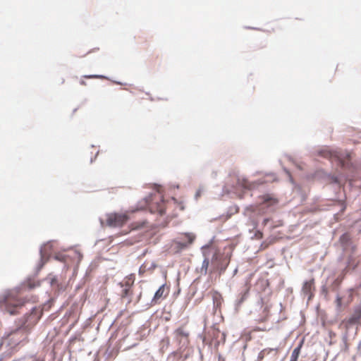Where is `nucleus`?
<instances>
[{
    "mask_svg": "<svg viewBox=\"0 0 361 361\" xmlns=\"http://www.w3.org/2000/svg\"><path fill=\"white\" fill-rule=\"evenodd\" d=\"M130 286H126V287L124 289H123V290H122V293H121V296H122L123 298L126 297V296H128V293H129V290H130Z\"/></svg>",
    "mask_w": 361,
    "mask_h": 361,
    "instance_id": "obj_18",
    "label": "nucleus"
},
{
    "mask_svg": "<svg viewBox=\"0 0 361 361\" xmlns=\"http://www.w3.org/2000/svg\"><path fill=\"white\" fill-rule=\"evenodd\" d=\"M327 178L329 180L331 183L336 184L338 185H341L340 178L337 176L328 174Z\"/></svg>",
    "mask_w": 361,
    "mask_h": 361,
    "instance_id": "obj_15",
    "label": "nucleus"
},
{
    "mask_svg": "<svg viewBox=\"0 0 361 361\" xmlns=\"http://www.w3.org/2000/svg\"><path fill=\"white\" fill-rule=\"evenodd\" d=\"M84 78H104V77L103 75H85Z\"/></svg>",
    "mask_w": 361,
    "mask_h": 361,
    "instance_id": "obj_20",
    "label": "nucleus"
},
{
    "mask_svg": "<svg viewBox=\"0 0 361 361\" xmlns=\"http://www.w3.org/2000/svg\"><path fill=\"white\" fill-rule=\"evenodd\" d=\"M355 314L357 315V319L361 318V303L355 310Z\"/></svg>",
    "mask_w": 361,
    "mask_h": 361,
    "instance_id": "obj_21",
    "label": "nucleus"
},
{
    "mask_svg": "<svg viewBox=\"0 0 361 361\" xmlns=\"http://www.w3.org/2000/svg\"><path fill=\"white\" fill-rule=\"evenodd\" d=\"M219 258H220V256H219V253H217V252L214 253V255H213L212 259V265L214 266V267L212 271L220 270V271L222 272V271H224L225 269H226V265L224 267H222V266L220 267L215 264L216 262H217L219 259Z\"/></svg>",
    "mask_w": 361,
    "mask_h": 361,
    "instance_id": "obj_13",
    "label": "nucleus"
},
{
    "mask_svg": "<svg viewBox=\"0 0 361 361\" xmlns=\"http://www.w3.org/2000/svg\"><path fill=\"white\" fill-rule=\"evenodd\" d=\"M209 295L212 298L214 307L215 309L220 308L224 302L221 294L216 290H212L209 292Z\"/></svg>",
    "mask_w": 361,
    "mask_h": 361,
    "instance_id": "obj_10",
    "label": "nucleus"
},
{
    "mask_svg": "<svg viewBox=\"0 0 361 361\" xmlns=\"http://www.w3.org/2000/svg\"><path fill=\"white\" fill-rule=\"evenodd\" d=\"M175 339L180 345V348L186 347L189 343V332L185 327L180 326L174 331Z\"/></svg>",
    "mask_w": 361,
    "mask_h": 361,
    "instance_id": "obj_4",
    "label": "nucleus"
},
{
    "mask_svg": "<svg viewBox=\"0 0 361 361\" xmlns=\"http://www.w3.org/2000/svg\"><path fill=\"white\" fill-rule=\"evenodd\" d=\"M169 290L166 287L165 284L161 286L156 291L154 298L152 300L153 304H157L159 300L166 298L169 294Z\"/></svg>",
    "mask_w": 361,
    "mask_h": 361,
    "instance_id": "obj_8",
    "label": "nucleus"
},
{
    "mask_svg": "<svg viewBox=\"0 0 361 361\" xmlns=\"http://www.w3.org/2000/svg\"><path fill=\"white\" fill-rule=\"evenodd\" d=\"M158 199L159 202L151 203L149 205V207L152 213L157 212L160 215H163L166 212V202L161 198V197H159Z\"/></svg>",
    "mask_w": 361,
    "mask_h": 361,
    "instance_id": "obj_7",
    "label": "nucleus"
},
{
    "mask_svg": "<svg viewBox=\"0 0 361 361\" xmlns=\"http://www.w3.org/2000/svg\"><path fill=\"white\" fill-rule=\"evenodd\" d=\"M166 343H167V344L169 343V338H166Z\"/></svg>",
    "mask_w": 361,
    "mask_h": 361,
    "instance_id": "obj_29",
    "label": "nucleus"
},
{
    "mask_svg": "<svg viewBox=\"0 0 361 361\" xmlns=\"http://www.w3.org/2000/svg\"><path fill=\"white\" fill-rule=\"evenodd\" d=\"M180 240H175V243L178 249H184L191 245L195 239V235L191 233L181 234L178 238Z\"/></svg>",
    "mask_w": 361,
    "mask_h": 361,
    "instance_id": "obj_5",
    "label": "nucleus"
},
{
    "mask_svg": "<svg viewBox=\"0 0 361 361\" xmlns=\"http://www.w3.org/2000/svg\"><path fill=\"white\" fill-rule=\"evenodd\" d=\"M81 84H82V85H85V82H84V81H82V82H81Z\"/></svg>",
    "mask_w": 361,
    "mask_h": 361,
    "instance_id": "obj_30",
    "label": "nucleus"
},
{
    "mask_svg": "<svg viewBox=\"0 0 361 361\" xmlns=\"http://www.w3.org/2000/svg\"><path fill=\"white\" fill-rule=\"evenodd\" d=\"M269 221V219H266L264 220V224H267V223Z\"/></svg>",
    "mask_w": 361,
    "mask_h": 361,
    "instance_id": "obj_27",
    "label": "nucleus"
},
{
    "mask_svg": "<svg viewBox=\"0 0 361 361\" xmlns=\"http://www.w3.org/2000/svg\"><path fill=\"white\" fill-rule=\"evenodd\" d=\"M146 268H147V264L145 263L140 268V270H139L140 274H143L145 271Z\"/></svg>",
    "mask_w": 361,
    "mask_h": 361,
    "instance_id": "obj_23",
    "label": "nucleus"
},
{
    "mask_svg": "<svg viewBox=\"0 0 361 361\" xmlns=\"http://www.w3.org/2000/svg\"><path fill=\"white\" fill-rule=\"evenodd\" d=\"M327 293H328V290H327V288L326 286V285H322V288H321V295L322 296H324V298H327Z\"/></svg>",
    "mask_w": 361,
    "mask_h": 361,
    "instance_id": "obj_16",
    "label": "nucleus"
},
{
    "mask_svg": "<svg viewBox=\"0 0 361 361\" xmlns=\"http://www.w3.org/2000/svg\"><path fill=\"white\" fill-rule=\"evenodd\" d=\"M301 349V345L296 347L292 352L290 361H298Z\"/></svg>",
    "mask_w": 361,
    "mask_h": 361,
    "instance_id": "obj_14",
    "label": "nucleus"
},
{
    "mask_svg": "<svg viewBox=\"0 0 361 361\" xmlns=\"http://www.w3.org/2000/svg\"><path fill=\"white\" fill-rule=\"evenodd\" d=\"M317 156H321L325 158H333L336 157V154L329 149H317ZM337 159H338L341 166L346 169H354L353 164L351 162L350 160V154L349 152L345 153V157H337Z\"/></svg>",
    "mask_w": 361,
    "mask_h": 361,
    "instance_id": "obj_2",
    "label": "nucleus"
},
{
    "mask_svg": "<svg viewBox=\"0 0 361 361\" xmlns=\"http://www.w3.org/2000/svg\"><path fill=\"white\" fill-rule=\"evenodd\" d=\"M257 235H258V236H259V238H262V233H261V232H258V234H257Z\"/></svg>",
    "mask_w": 361,
    "mask_h": 361,
    "instance_id": "obj_25",
    "label": "nucleus"
},
{
    "mask_svg": "<svg viewBox=\"0 0 361 361\" xmlns=\"http://www.w3.org/2000/svg\"><path fill=\"white\" fill-rule=\"evenodd\" d=\"M339 241L344 251L350 250L353 252L356 248L347 233H344L340 236Z\"/></svg>",
    "mask_w": 361,
    "mask_h": 361,
    "instance_id": "obj_6",
    "label": "nucleus"
},
{
    "mask_svg": "<svg viewBox=\"0 0 361 361\" xmlns=\"http://www.w3.org/2000/svg\"><path fill=\"white\" fill-rule=\"evenodd\" d=\"M133 282H134V278L131 275V276H130V277L128 278L126 283L127 286H130L133 283Z\"/></svg>",
    "mask_w": 361,
    "mask_h": 361,
    "instance_id": "obj_19",
    "label": "nucleus"
},
{
    "mask_svg": "<svg viewBox=\"0 0 361 361\" xmlns=\"http://www.w3.org/2000/svg\"><path fill=\"white\" fill-rule=\"evenodd\" d=\"M314 281L312 279L309 281H306L302 287L303 294L307 297L308 300H312L314 297L312 290H314Z\"/></svg>",
    "mask_w": 361,
    "mask_h": 361,
    "instance_id": "obj_9",
    "label": "nucleus"
},
{
    "mask_svg": "<svg viewBox=\"0 0 361 361\" xmlns=\"http://www.w3.org/2000/svg\"><path fill=\"white\" fill-rule=\"evenodd\" d=\"M345 209V206L342 204V208L341 209V212L344 211Z\"/></svg>",
    "mask_w": 361,
    "mask_h": 361,
    "instance_id": "obj_26",
    "label": "nucleus"
},
{
    "mask_svg": "<svg viewBox=\"0 0 361 361\" xmlns=\"http://www.w3.org/2000/svg\"><path fill=\"white\" fill-rule=\"evenodd\" d=\"M336 302L337 303L338 307H341L342 305V299L339 295H336Z\"/></svg>",
    "mask_w": 361,
    "mask_h": 361,
    "instance_id": "obj_22",
    "label": "nucleus"
},
{
    "mask_svg": "<svg viewBox=\"0 0 361 361\" xmlns=\"http://www.w3.org/2000/svg\"><path fill=\"white\" fill-rule=\"evenodd\" d=\"M129 219L128 212L124 213L112 212L106 214V224L110 227H121Z\"/></svg>",
    "mask_w": 361,
    "mask_h": 361,
    "instance_id": "obj_3",
    "label": "nucleus"
},
{
    "mask_svg": "<svg viewBox=\"0 0 361 361\" xmlns=\"http://www.w3.org/2000/svg\"><path fill=\"white\" fill-rule=\"evenodd\" d=\"M317 313H318L319 312V306H317Z\"/></svg>",
    "mask_w": 361,
    "mask_h": 361,
    "instance_id": "obj_31",
    "label": "nucleus"
},
{
    "mask_svg": "<svg viewBox=\"0 0 361 361\" xmlns=\"http://www.w3.org/2000/svg\"><path fill=\"white\" fill-rule=\"evenodd\" d=\"M130 231H142L148 228V222L146 220H141L132 222L129 226Z\"/></svg>",
    "mask_w": 361,
    "mask_h": 361,
    "instance_id": "obj_11",
    "label": "nucleus"
},
{
    "mask_svg": "<svg viewBox=\"0 0 361 361\" xmlns=\"http://www.w3.org/2000/svg\"><path fill=\"white\" fill-rule=\"evenodd\" d=\"M262 204H267V207H270L278 203V200L271 197L269 195H265L262 197Z\"/></svg>",
    "mask_w": 361,
    "mask_h": 361,
    "instance_id": "obj_12",
    "label": "nucleus"
},
{
    "mask_svg": "<svg viewBox=\"0 0 361 361\" xmlns=\"http://www.w3.org/2000/svg\"><path fill=\"white\" fill-rule=\"evenodd\" d=\"M209 261L208 259H205L203 262H202V269H205V271H207L208 267H209Z\"/></svg>",
    "mask_w": 361,
    "mask_h": 361,
    "instance_id": "obj_17",
    "label": "nucleus"
},
{
    "mask_svg": "<svg viewBox=\"0 0 361 361\" xmlns=\"http://www.w3.org/2000/svg\"><path fill=\"white\" fill-rule=\"evenodd\" d=\"M357 355H361V341H360L358 345H357Z\"/></svg>",
    "mask_w": 361,
    "mask_h": 361,
    "instance_id": "obj_24",
    "label": "nucleus"
},
{
    "mask_svg": "<svg viewBox=\"0 0 361 361\" xmlns=\"http://www.w3.org/2000/svg\"><path fill=\"white\" fill-rule=\"evenodd\" d=\"M343 341L345 342L346 339H347V336L345 335L343 338Z\"/></svg>",
    "mask_w": 361,
    "mask_h": 361,
    "instance_id": "obj_28",
    "label": "nucleus"
},
{
    "mask_svg": "<svg viewBox=\"0 0 361 361\" xmlns=\"http://www.w3.org/2000/svg\"><path fill=\"white\" fill-rule=\"evenodd\" d=\"M26 300L20 297L16 290H11L5 292L0 296V310L8 312L10 314H16L18 309L23 307Z\"/></svg>",
    "mask_w": 361,
    "mask_h": 361,
    "instance_id": "obj_1",
    "label": "nucleus"
}]
</instances>
